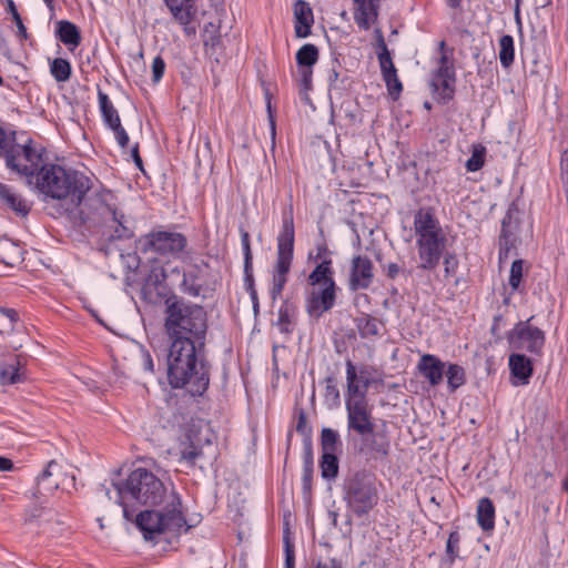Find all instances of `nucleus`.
Here are the masks:
<instances>
[{
	"instance_id": "f257e3e1",
	"label": "nucleus",
	"mask_w": 568,
	"mask_h": 568,
	"mask_svg": "<svg viewBox=\"0 0 568 568\" xmlns=\"http://www.w3.org/2000/svg\"><path fill=\"white\" fill-rule=\"evenodd\" d=\"M205 345L189 338L173 339L166 349L168 382L172 388H186L192 396H202L210 385L211 366Z\"/></svg>"
},
{
	"instance_id": "f03ea898",
	"label": "nucleus",
	"mask_w": 568,
	"mask_h": 568,
	"mask_svg": "<svg viewBox=\"0 0 568 568\" xmlns=\"http://www.w3.org/2000/svg\"><path fill=\"white\" fill-rule=\"evenodd\" d=\"M30 187L42 194L44 200L63 201L70 205L79 204L90 190V178L60 164L44 163Z\"/></svg>"
},
{
	"instance_id": "7ed1b4c3",
	"label": "nucleus",
	"mask_w": 568,
	"mask_h": 568,
	"mask_svg": "<svg viewBox=\"0 0 568 568\" xmlns=\"http://www.w3.org/2000/svg\"><path fill=\"white\" fill-rule=\"evenodd\" d=\"M158 508L145 509L136 514L134 523L146 540H153L163 534L181 535L189 531L191 526L186 520L181 495L170 490Z\"/></svg>"
},
{
	"instance_id": "20e7f679",
	"label": "nucleus",
	"mask_w": 568,
	"mask_h": 568,
	"mask_svg": "<svg viewBox=\"0 0 568 568\" xmlns=\"http://www.w3.org/2000/svg\"><path fill=\"white\" fill-rule=\"evenodd\" d=\"M164 327L171 338H189L205 345L207 332V313L203 306L172 295L164 302Z\"/></svg>"
},
{
	"instance_id": "39448f33",
	"label": "nucleus",
	"mask_w": 568,
	"mask_h": 568,
	"mask_svg": "<svg viewBox=\"0 0 568 568\" xmlns=\"http://www.w3.org/2000/svg\"><path fill=\"white\" fill-rule=\"evenodd\" d=\"M168 493L163 481L142 467L131 471L123 484L116 485V496L119 504L123 507V517L130 521L136 516L135 510H131L130 507L135 504L155 507L163 501Z\"/></svg>"
},
{
	"instance_id": "423d86ee",
	"label": "nucleus",
	"mask_w": 568,
	"mask_h": 568,
	"mask_svg": "<svg viewBox=\"0 0 568 568\" xmlns=\"http://www.w3.org/2000/svg\"><path fill=\"white\" fill-rule=\"evenodd\" d=\"M115 195L102 187L94 185L90 178V190L85 192L79 204H71L80 209V214L89 219L90 215H99L105 222L111 221L113 232L110 234L111 240H125L133 236V229L128 217L118 210Z\"/></svg>"
},
{
	"instance_id": "0eeeda50",
	"label": "nucleus",
	"mask_w": 568,
	"mask_h": 568,
	"mask_svg": "<svg viewBox=\"0 0 568 568\" xmlns=\"http://www.w3.org/2000/svg\"><path fill=\"white\" fill-rule=\"evenodd\" d=\"M381 485L376 475L366 469L348 473L342 484L347 513L356 518L367 517L379 503Z\"/></svg>"
},
{
	"instance_id": "6e6552de",
	"label": "nucleus",
	"mask_w": 568,
	"mask_h": 568,
	"mask_svg": "<svg viewBox=\"0 0 568 568\" xmlns=\"http://www.w3.org/2000/svg\"><path fill=\"white\" fill-rule=\"evenodd\" d=\"M276 241V261L273 267L272 287L270 290L272 301H276L282 295L293 262L295 229L292 207L288 213L283 215L282 229Z\"/></svg>"
},
{
	"instance_id": "1a4fd4ad",
	"label": "nucleus",
	"mask_w": 568,
	"mask_h": 568,
	"mask_svg": "<svg viewBox=\"0 0 568 568\" xmlns=\"http://www.w3.org/2000/svg\"><path fill=\"white\" fill-rule=\"evenodd\" d=\"M1 158L4 159L6 168L24 179L28 186H31L32 180L44 165L42 153L37 150L33 141L28 139L24 143H18L16 132H12Z\"/></svg>"
},
{
	"instance_id": "9d476101",
	"label": "nucleus",
	"mask_w": 568,
	"mask_h": 568,
	"mask_svg": "<svg viewBox=\"0 0 568 568\" xmlns=\"http://www.w3.org/2000/svg\"><path fill=\"white\" fill-rule=\"evenodd\" d=\"M186 245L187 240L182 233L164 230H153L136 241V248L141 253H154L169 258L179 257Z\"/></svg>"
},
{
	"instance_id": "9b49d317",
	"label": "nucleus",
	"mask_w": 568,
	"mask_h": 568,
	"mask_svg": "<svg viewBox=\"0 0 568 568\" xmlns=\"http://www.w3.org/2000/svg\"><path fill=\"white\" fill-rule=\"evenodd\" d=\"M531 318L518 322L507 334L509 346L517 351L540 356L545 345V333L530 324Z\"/></svg>"
},
{
	"instance_id": "f8f14e48",
	"label": "nucleus",
	"mask_w": 568,
	"mask_h": 568,
	"mask_svg": "<svg viewBox=\"0 0 568 568\" xmlns=\"http://www.w3.org/2000/svg\"><path fill=\"white\" fill-rule=\"evenodd\" d=\"M447 239L445 233L417 237L419 265L424 271L435 270L446 251Z\"/></svg>"
},
{
	"instance_id": "ddd939ff",
	"label": "nucleus",
	"mask_w": 568,
	"mask_h": 568,
	"mask_svg": "<svg viewBox=\"0 0 568 568\" xmlns=\"http://www.w3.org/2000/svg\"><path fill=\"white\" fill-rule=\"evenodd\" d=\"M345 408L349 435L354 433L356 436H364L376 428L373 417V407L368 404V400L361 399L354 403H345Z\"/></svg>"
},
{
	"instance_id": "4468645a",
	"label": "nucleus",
	"mask_w": 568,
	"mask_h": 568,
	"mask_svg": "<svg viewBox=\"0 0 568 568\" xmlns=\"http://www.w3.org/2000/svg\"><path fill=\"white\" fill-rule=\"evenodd\" d=\"M518 214V206L515 203H511L501 221V230L498 241V256L500 262L508 260L511 251L516 248L517 232L520 224Z\"/></svg>"
},
{
	"instance_id": "2eb2a0df",
	"label": "nucleus",
	"mask_w": 568,
	"mask_h": 568,
	"mask_svg": "<svg viewBox=\"0 0 568 568\" xmlns=\"http://www.w3.org/2000/svg\"><path fill=\"white\" fill-rule=\"evenodd\" d=\"M336 285L322 286L308 293L305 310L310 317L318 320L324 313L331 311L336 303Z\"/></svg>"
},
{
	"instance_id": "dca6fc26",
	"label": "nucleus",
	"mask_w": 568,
	"mask_h": 568,
	"mask_svg": "<svg viewBox=\"0 0 568 568\" xmlns=\"http://www.w3.org/2000/svg\"><path fill=\"white\" fill-rule=\"evenodd\" d=\"M374 280L373 263L367 256L355 255L351 262L348 287L351 291L367 290Z\"/></svg>"
},
{
	"instance_id": "f3484780",
	"label": "nucleus",
	"mask_w": 568,
	"mask_h": 568,
	"mask_svg": "<svg viewBox=\"0 0 568 568\" xmlns=\"http://www.w3.org/2000/svg\"><path fill=\"white\" fill-rule=\"evenodd\" d=\"M320 51L315 44L306 43L296 52V63L301 77V84L305 90L312 88L313 65L318 61Z\"/></svg>"
},
{
	"instance_id": "a211bd4d",
	"label": "nucleus",
	"mask_w": 568,
	"mask_h": 568,
	"mask_svg": "<svg viewBox=\"0 0 568 568\" xmlns=\"http://www.w3.org/2000/svg\"><path fill=\"white\" fill-rule=\"evenodd\" d=\"M362 440L359 453L369 459H383L388 456L390 443L386 434L375 432L358 436Z\"/></svg>"
},
{
	"instance_id": "6ab92c4d",
	"label": "nucleus",
	"mask_w": 568,
	"mask_h": 568,
	"mask_svg": "<svg viewBox=\"0 0 568 568\" xmlns=\"http://www.w3.org/2000/svg\"><path fill=\"white\" fill-rule=\"evenodd\" d=\"M209 264H191L183 273L182 290L190 296L197 297L202 294L206 285V271Z\"/></svg>"
},
{
	"instance_id": "aec40b11",
	"label": "nucleus",
	"mask_w": 568,
	"mask_h": 568,
	"mask_svg": "<svg viewBox=\"0 0 568 568\" xmlns=\"http://www.w3.org/2000/svg\"><path fill=\"white\" fill-rule=\"evenodd\" d=\"M180 460L194 467L196 462L203 457V449L197 438V433L186 429L179 438Z\"/></svg>"
},
{
	"instance_id": "412c9836",
	"label": "nucleus",
	"mask_w": 568,
	"mask_h": 568,
	"mask_svg": "<svg viewBox=\"0 0 568 568\" xmlns=\"http://www.w3.org/2000/svg\"><path fill=\"white\" fill-rule=\"evenodd\" d=\"M417 369L419 374L432 385L437 386L443 382L445 363L433 354L422 355Z\"/></svg>"
},
{
	"instance_id": "4be33fe9",
	"label": "nucleus",
	"mask_w": 568,
	"mask_h": 568,
	"mask_svg": "<svg viewBox=\"0 0 568 568\" xmlns=\"http://www.w3.org/2000/svg\"><path fill=\"white\" fill-rule=\"evenodd\" d=\"M414 231L417 237L444 233L432 207H422L415 213Z\"/></svg>"
},
{
	"instance_id": "5701e85b",
	"label": "nucleus",
	"mask_w": 568,
	"mask_h": 568,
	"mask_svg": "<svg viewBox=\"0 0 568 568\" xmlns=\"http://www.w3.org/2000/svg\"><path fill=\"white\" fill-rule=\"evenodd\" d=\"M295 34L297 38H306L311 34L314 23L313 10L305 0H297L294 3Z\"/></svg>"
},
{
	"instance_id": "b1692460",
	"label": "nucleus",
	"mask_w": 568,
	"mask_h": 568,
	"mask_svg": "<svg viewBox=\"0 0 568 568\" xmlns=\"http://www.w3.org/2000/svg\"><path fill=\"white\" fill-rule=\"evenodd\" d=\"M355 4L354 20L359 29L368 30L371 21L376 20L381 0H353Z\"/></svg>"
},
{
	"instance_id": "393cba45",
	"label": "nucleus",
	"mask_w": 568,
	"mask_h": 568,
	"mask_svg": "<svg viewBox=\"0 0 568 568\" xmlns=\"http://www.w3.org/2000/svg\"><path fill=\"white\" fill-rule=\"evenodd\" d=\"M346 381H347V390H346V399L345 403L357 402V400H367L366 390L369 387V381H363V389H361L359 381L357 377L356 368L352 361L346 362Z\"/></svg>"
},
{
	"instance_id": "a878e982",
	"label": "nucleus",
	"mask_w": 568,
	"mask_h": 568,
	"mask_svg": "<svg viewBox=\"0 0 568 568\" xmlns=\"http://www.w3.org/2000/svg\"><path fill=\"white\" fill-rule=\"evenodd\" d=\"M509 369L518 382L515 385H527L532 376V362L524 354L513 353L509 356Z\"/></svg>"
},
{
	"instance_id": "bb28decb",
	"label": "nucleus",
	"mask_w": 568,
	"mask_h": 568,
	"mask_svg": "<svg viewBox=\"0 0 568 568\" xmlns=\"http://www.w3.org/2000/svg\"><path fill=\"white\" fill-rule=\"evenodd\" d=\"M0 202L22 217L27 216L31 210V206L20 194L2 182H0Z\"/></svg>"
},
{
	"instance_id": "cd10ccee",
	"label": "nucleus",
	"mask_w": 568,
	"mask_h": 568,
	"mask_svg": "<svg viewBox=\"0 0 568 568\" xmlns=\"http://www.w3.org/2000/svg\"><path fill=\"white\" fill-rule=\"evenodd\" d=\"M303 474H302V489L304 497H311L312 483L314 473V454L312 438L303 440Z\"/></svg>"
},
{
	"instance_id": "c85d7f7f",
	"label": "nucleus",
	"mask_w": 568,
	"mask_h": 568,
	"mask_svg": "<svg viewBox=\"0 0 568 568\" xmlns=\"http://www.w3.org/2000/svg\"><path fill=\"white\" fill-rule=\"evenodd\" d=\"M307 283L311 286H329V284L336 285L334 280L333 261L331 258H323L308 275Z\"/></svg>"
},
{
	"instance_id": "c756f323",
	"label": "nucleus",
	"mask_w": 568,
	"mask_h": 568,
	"mask_svg": "<svg viewBox=\"0 0 568 568\" xmlns=\"http://www.w3.org/2000/svg\"><path fill=\"white\" fill-rule=\"evenodd\" d=\"M58 464L55 460H51L48 463L45 469L39 475L37 480V486L32 491V496L37 499L44 497L49 494H52L58 487L59 483L55 480H51L52 468L57 467Z\"/></svg>"
},
{
	"instance_id": "7c9ffc66",
	"label": "nucleus",
	"mask_w": 568,
	"mask_h": 568,
	"mask_svg": "<svg viewBox=\"0 0 568 568\" xmlns=\"http://www.w3.org/2000/svg\"><path fill=\"white\" fill-rule=\"evenodd\" d=\"M57 37L71 50L81 43V33L79 28L68 20H61L57 23Z\"/></svg>"
},
{
	"instance_id": "2f4dec72",
	"label": "nucleus",
	"mask_w": 568,
	"mask_h": 568,
	"mask_svg": "<svg viewBox=\"0 0 568 568\" xmlns=\"http://www.w3.org/2000/svg\"><path fill=\"white\" fill-rule=\"evenodd\" d=\"M477 523L484 531H491L495 528V506L488 497L478 500Z\"/></svg>"
},
{
	"instance_id": "473e14b6",
	"label": "nucleus",
	"mask_w": 568,
	"mask_h": 568,
	"mask_svg": "<svg viewBox=\"0 0 568 568\" xmlns=\"http://www.w3.org/2000/svg\"><path fill=\"white\" fill-rule=\"evenodd\" d=\"M355 324L362 338H376L381 336L383 323L369 314H362L355 320Z\"/></svg>"
},
{
	"instance_id": "72a5a7b5",
	"label": "nucleus",
	"mask_w": 568,
	"mask_h": 568,
	"mask_svg": "<svg viewBox=\"0 0 568 568\" xmlns=\"http://www.w3.org/2000/svg\"><path fill=\"white\" fill-rule=\"evenodd\" d=\"M297 307L294 303L285 300L278 310L277 325L280 331L291 334L294 329Z\"/></svg>"
},
{
	"instance_id": "f704fd0d",
	"label": "nucleus",
	"mask_w": 568,
	"mask_h": 568,
	"mask_svg": "<svg viewBox=\"0 0 568 568\" xmlns=\"http://www.w3.org/2000/svg\"><path fill=\"white\" fill-rule=\"evenodd\" d=\"M98 102L104 124L110 128L121 122L118 110L109 99V95L98 88Z\"/></svg>"
},
{
	"instance_id": "c9c22d12",
	"label": "nucleus",
	"mask_w": 568,
	"mask_h": 568,
	"mask_svg": "<svg viewBox=\"0 0 568 568\" xmlns=\"http://www.w3.org/2000/svg\"><path fill=\"white\" fill-rule=\"evenodd\" d=\"M321 447L323 453L336 454L342 447L339 434L335 429L324 427L321 432Z\"/></svg>"
},
{
	"instance_id": "e433bc0d",
	"label": "nucleus",
	"mask_w": 568,
	"mask_h": 568,
	"mask_svg": "<svg viewBox=\"0 0 568 568\" xmlns=\"http://www.w3.org/2000/svg\"><path fill=\"white\" fill-rule=\"evenodd\" d=\"M499 60L503 68L508 69L515 60L514 38L510 34H504L499 39Z\"/></svg>"
},
{
	"instance_id": "4c0bfd02",
	"label": "nucleus",
	"mask_w": 568,
	"mask_h": 568,
	"mask_svg": "<svg viewBox=\"0 0 568 568\" xmlns=\"http://www.w3.org/2000/svg\"><path fill=\"white\" fill-rule=\"evenodd\" d=\"M50 73L58 82H67L72 74V68L67 59L55 58L50 63Z\"/></svg>"
},
{
	"instance_id": "58836bf2",
	"label": "nucleus",
	"mask_w": 568,
	"mask_h": 568,
	"mask_svg": "<svg viewBox=\"0 0 568 568\" xmlns=\"http://www.w3.org/2000/svg\"><path fill=\"white\" fill-rule=\"evenodd\" d=\"M444 374H446L448 388L452 392L463 386L466 382L465 369L458 364L449 363Z\"/></svg>"
},
{
	"instance_id": "ea45409f",
	"label": "nucleus",
	"mask_w": 568,
	"mask_h": 568,
	"mask_svg": "<svg viewBox=\"0 0 568 568\" xmlns=\"http://www.w3.org/2000/svg\"><path fill=\"white\" fill-rule=\"evenodd\" d=\"M320 467L323 478L334 479L338 474V458L336 454L323 453Z\"/></svg>"
},
{
	"instance_id": "a19ab883",
	"label": "nucleus",
	"mask_w": 568,
	"mask_h": 568,
	"mask_svg": "<svg viewBox=\"0 0 568 568\" xmlns=\"http://www.w3.org/2000/svg\"><path fill=\"white\" fill-rule=\"evenodd\" d=\"M171 13L180 24H190L195 16L193 0H186L183 6L174 7V10L171 11Z\"/></svg>"
},
{
	"instance_id": "79ce46f5",
	"label": "nucleus",
	"mask_w": 568,
	"mask_h": 568,
	"mask_svg": "<svg viewBox=\"0 0 568 568\" xmlns=\"http://www.w3.org/2000/svg\"><path fill=\"white\" fill-rule=\"evenodd\" d=\"M486 148L481 144H474L471 155L466 162L468 172L479 171L485 164Z\"/></svg>"
},
{
	"instance_id": "37998d69",
	"label": "nucleus",
	"mask_w": 568,
	"mask_h": 568,
	"mask_svg": "<svg viewBox=\"0 0 568 568\" xmlns=\"http://www.w3.org/2000/svg\"><path fill=\"white\" fill-rule=\"evenodd\" d=\"M23 379V374L20 373L18 364H8L0 371V382L2 385H13Z\"/></svg>"
},
{
	"instance_id": "c03bdc74",
	"label": "nucleus",
	"mask_w": 568,
	"mask_h": 568,
	"mask_svg": "<svg viewBox=\"0 0 568 568\" xmlns=\"http://www.w3.org/2000/svg\"><path fill=\"white\" fill-rule=\"evenodd\" d=\"M459 542H460V535L458 531H452L448 536L447 542H446V556L448 558V562L452 565L454 564L458 550H459Z\"/></svg>"
},
{
	"instance_id": "a18cd8bd",
	"label": "nucleus",
	"mask_w": 568,
	"mask_h": 568,
	"mask_svg": "<svg viewBox=\"0 0 568 568\" xmlns=\"http://www.w3.org/2000/svg\"><path fill=\"white\" fill-rule=\"evenodd\" d=\"M455 82H456V78H454V79L445 78V79L437 80L438 90H434V91L438 92V94L440 95V98L444 101H449L454 98Z\"/></svg>"
},
{
	"instance_id": "49530a36",
	"label": "nucleus",
	"mask_w": 568,
	"mask_h": 568,
	"mask_svg": "<svg viewBox=\"0 0 568 568\" xmlns=\"http://www.w3.org/2000/svg\"><path fill=\"white\" fill-rule=\"evenodd\" d=\"M523 260H515L510 267L509 285L513 291H517L523 278Z\"/></svg>"
},
{
	"instance_id": "de8ad7c7",
	"label": "nucleus",
	"mask_w": 568,
	"mask_h": 568,
	"mask_svg": "<svg viewBox=\"0 0 568 568\" xmlns=\"http://www.w3.org/2000/svg\"><path fill=\"white\" fill-rule=\"evenodd\" d=\"M325 393L324 397L326 400H331L334 404L339 402V390L336 386L335 378L333 376H328L325 378Z\"/></svg>"
},
{
	"instance_id": "09e8293b",
	"label": "nucleus",
	"mask_w": 568,
	"mask_h": 568,
	"mask_svg": "<svg viewBox=\"0 0 568 568\" xmlns=\"http://www.w3.org/2000/svg\"><path fill=\"white\" fill-rule=\"evenodd\" d=\"M8 9L9 12L12 14L13 21L16 22V26L18 28V34L21 39H27V28L23 24V21L21 19L20 13L17 10V7L12 0H8Z\"/></svg>"
},
{
	"instance_id": "8fccbe9b",
	"label": "nucleus",
	"mask_w": 568,
	"mask_h": 568,
	"mask_svg": "<svg viewBox=\"0 0 568 568\" xmlns=\"http://www.w3.org/2000/svg\"><path fill=\"white\" fill-rule=\"evenodd\" d=\"M454 79L455 77V68L454 67H438L437 70L433 74L432 87L434 90H438L437 80L440 79Z\"/></svg>"
},
{
	"instance_id": "3c124183",
	"label": "nucleus",
	"mask_w": 568,
	"mask_h": 568,
	"mask_svg": "<svg viewBox=\"0 0 568 568\" xmlns=\"http://www.w3.org/2000/svg\"><path fill=\"white\" fill-rule=\"evenodd\" d=\"M444 273L445 277L454 276L458 268V260L454 253H445L444 255Z\"/></svg>"
},
{
	"instance_id": "603ef678",
	"label": "nucleus",
	"mask_w": 568,
	"mask_h": 568,
	"mask_svg": "<svg viewBox=\"0 0 568 568\" xmlns=\"http://www.w3.org/2000/svg\"><path fill=\"white\" fill-rule=\"evenodd\" d=\"M114 133L115 140L121 149H125L129 145V135L125 129L122 126L121 122L115 123L114 125L109 128Z\"/></svg>"
},
{
	"instance_id": "864d4df0",
	"label": "nucleus",
	"mask_w": 568,
	"mask_h": 568,
	"mask_svg": "<svg viewBox=\"0 0 568 568\" xmlns=\"http://www.w3.org/2000/svg\"><path fill=\"white\" fill-rule=\"evenodd\" d=\"M244 284L250 297L254 298L257 292L253 276V264H250V266L244 265Z\"/></svg>"
},
{
	"instance_id": "5fc2aeb1",
	"label": "nucleus",
	"mask_w": 568,
	"mask_h": 568,
	"mask_svg": "<svg viewBox=\"0 0 568 568\" xmlns=\"http://www.w3.org/2000/svg\"><path fill=\"white\" fill-rule=\"evenodd\" d=\"M165 71V62L161 55H156L152 62V81L159 83Z\"/></svg>"
},
{
	"instance_id": "6e6d98bb",
	"label": "nucleus",
	"mask_w": 568,
	"mask_h": 568,
	"mask_svg": "<svg viewBox=\"0 0 568 568\" xmlns=\"http://www.w3.org/2000/svg\"><path fill=\"white\" fill-rule=\"evenodd\" d=\"M241 243L244 254V265L250 266V264H253V256L251 251V241H250V234L242 230L241 231Z\"/></svg>"
},
{
	"instance_id": "4d7b16f0",
	"label": "nucleus",
	"mask_w": 568,
	"mask_h": 568,
	"mask_svg": "<svg viewBox=\"0 0 568 568\" xmlns=\"http://www.w3.org/2000/svg\"><path fill=\"white\" fill-rule=\"evenodd\" d=\"M296 432L305 438H311V427L307 426V417L304 409L297 413Z\"/></svg>"
},
{
	"instance_id": "13d9d810",
	"label": "nucleus",
	"mask_w": 568,
	"mask_h": 568,
	"mask_svg": "<svg viewBox=\"0 0 568 568\" xmlns=\"http://www.w3.org/2000/svg\"><path fill=\"white\" fill-rule=\"evenodd\" d=\"M386 84V88H387V91H388V94L390 95V98L393 100H397L400 92L403 91V84L400 82V80L398 79V77L392 79V81H389V83H385Z\"/></svg>"
},
{
	"instance_id": "bf43d9fd",
	"label": "nucleus",
	"mask_w": 568,
	"mask_h": 568,
	"mask_svg": "<svg viewBox=\"0 0 568 568\" xmlns=\"http://www.w3.org/2000/svg\"><path fill=\"white\" fill-rule=\"evenodd\" d=\"M377 58L379 62L381 72L395 67L389 51L377 52Z\"/></svg>"
},
{
	"instance_id": "052dcab7",
	"label": "nucleus",
	"mask_w": 568,
	"mask_h": 568,
	"mask_svg": "<svg viewBox=\"0 0 568 568\" xmlns=\"http://www.w3.org/2000/svg\"><path fill=\"white\" fill-rule=\"evenodd\" d=\"M384 273L387 278L395 280L404 270L397 263H387L384 265Z\"/></svg>"
},
{
	"instance_id": "680f3d73",
	"label": "nucleus",
	"mask_w": 568,
	"mask_h": 568,
	"mask_svg": "<svg viewBox=\"0 0 568 568\" xmlns=\"http://www.w3.org/2000/svg\"><path fill=\"white\" fill-rule=\"evenodd\" d=\"M284 568H295L294 547L290 544L288 540L285 541V567Z\"/></svg>"
},
{
	"instance_id": "e2e57ef3",
	"label": "nucleus",
	"mask_w": 568,
	"mask_h": 568,
	"mask_svg": "<svg viewBox=\"0 0 568 568\" xmlns=\"http://www.w3.org/2000/svg\"><path fill=\"white\" fill-rule=\"evenodd\" d=\"M445 47H446V42L445 41H440L439 49L442 51V54H440V58H439V61H438V67H454L453 61L449 59V57L445 52Z\"/></svg>"
},
{
	"instance_id": "0e129e2a",
	"label": "nucleus",
	"mask_w": 568,
	"mask_h": 568,
	"mask_svg": "<svg viewBox=\"0 0 568 568\" xmlns=\"http://www.w3.org/2000/svg\"><path fill=\"white\" fill-rule=\"evenodd\" d=\"M0 314L6 316L12 325L19 321L18 312L14 308L0 307Z\"/></svg>"
},
{
	"instance_id": "69168bd1",
	"label": "nucleus",
	"mask_w": 568,
	"mask_h": 568,
	"mask_svg": "<svg viewBox=\"0 0 568 568\" xmlns=\"http://www.w3.org/2000/svg\"><path fill=\"white\" fill-rule=\"evenodd\" d=\"M166 277V274L164 272L163 268L161 270H156V268H153L151 271V274H150V280L154 283V284H159L161 283L162 281H164Z\"/></svg>"
},
{
	"instance_id": "338daca9",
	"label": "nucleus",
	"mask_w": 568,
	"mask_h": 568,
	"mask_svg": "<svg viewBox=\"0 0 568 568\" xmlns=\"http://www.w3.org/2000/svg\"><path fill=\"white\" fill-rule=\"evenodd\" d=\"M315 568H342V565L337 559L332 558L326 562L318 561Z\"/></svg>"
},
{
	"instance_id": "774afa93",
	"label": "nucleus",
	"mask_w": 568,
	"mask_h": 568,
	"mask_svg": "<svg viewBox=\"0 0 568 568\" xmlns=\"http://www.w3.org/2000/svg\"><path fill=\"white\" fill-rule=\"evenodd\" d=\"M143 367L148 372H153L154 371L153 359H152L151 354L149 352H145L143 354Z\"/></svg>"
}]
</instances>
